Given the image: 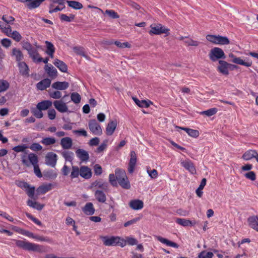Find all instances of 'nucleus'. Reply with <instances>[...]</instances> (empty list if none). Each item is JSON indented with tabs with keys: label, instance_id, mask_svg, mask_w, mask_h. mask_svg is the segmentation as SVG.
<instances>
[{
	"label": "nucleus",
	"instance_id": "nucleus-1",
	"mask_svg": "<svg viewBox=\"0 0 258 258\" xmlns=\"http://www.w3.org/2000/svg\"><path fill=\"white\" fill-rule=\"evenodd\" d=\"M21 158L23 165L27 167L32 166L35 175L39 178L42 177L43 174L39 165V157L36 154L30 153L27 156L22 155Z\"/></svg>",
	"mask_w": 258,
	"mask_h": 258
},
{
	"label": "nucleus",
	"instance_id": "nucleus-2",
	"mask_svg": "<svg viewBox=\"0 0 258 258\" xmlns=\"http://www.w3.org/2000/svg\"><path fill=\"white\" fill-rule=\"evenodd\" d=\"M16 245L25 250L42 253L45 251V247L42 245L31 243L26 240H15Z\"/></svg>",
	"mask_w": 258,
	"mask_h": 258
},
{
	"label": "nucleus",
	"instance_id": "nucleus-3",
	"mask_svg": "<svg viewBox=\"0 0 258 258\" xmlns=\"http://www.w3.org/2000/svg\"><path fill=\"white\" fill-rule=\"evenodd\" d=\"M12 229L15 232L21 233L23 235L27 236L29 237L35 239L36 240L41 241H45L48 242L49 243H53L54 241L52 238H50L47 236L44 237L43 236H40L39 235L35 234L34 233L30 232L28 230H26L24 229H22L19 227L16 226L12 225Z\"/></svg>",
	"mask_w": 258,
	"mask_h": 258
},
{
	"label": "nucleus",
	"instance_id": "nucleus-4",
	"mask_svg": "<svg viewBox=\"0 0 258 258\" xmlns=\"http://www.w3.org/2000/svg\"><path fill=\"white\" fill-rule=\"evenodd\" d=\"M115 174L118 176V183L122 188L128 189L131 188L130 181L124 169L117 168L115 170Z\"/></svg>",
	"mask_w": 258,
	"mask_h": 258
},
{
	"label": "nucleus",
	"instance_id": "nucleus-5",
	"mask_svg": "<svg viewBox=\"0 0 258 258\" xmlns=\"http://www.w3.org/2000/svg\"><path fill=\"white\" fill-rule=\"evenodd\" d=\"M99 238L102 241L104 245L106 246H120L121 237L115 235L100 236Z\"/></svg>",
	"mask_w": 258,
	"mask_h": 258
},
{
	"label": "nucleus",
	"instance_id": "nucleus-6",
	"mask_svg": "<svg viewBox=\"0 0 258 258\" xmlns=\"http://www.w3.org/2000/svg\"><path fill=\"white\" fill-rule=\"evenodd\" d=\"M150 28L149 33L151 35L165 34L166 36H168L170 34V29L161 24H153L151 25Z\"/></svg>",
	"mask_w": 258,
	"mask_h": 258
},
{
	"label": "nucleus",
	"instance_id": "nucleus-7",
	"mask_svg": "<svg viewBox=\"0 0 258 258\" xmlns=\"http://www.w3.org/2000/svg\"><path fill=\"white\" fill-rule=\"evenodd\" d=\"M208 41L216 44L225 45L229 43V40L227 37L220 35L208 34L206 36Z\"/></svg>",
	"mask_w": 258,
	"mask_h": 258
},
{
	"label": "nucleus",
	"instance_id": "nucleus-8",
	"mask_svg": "<svg viewBox=\"0 0 258 258\" xmlns=\"http://www.w3.org/2000/svg\"><path fill=\"white\" fill-rule=\"evenodd\" d=\"M210 60L212 61H216L220 59H225L226 56L224 51L219 47H214L212 48L209 54Z\"/></svg>",
	"mask_w": 258,
	"mask_h": 258
},
{
	"label": "nucleus",
	"instance_id": "nucleus-9",
	"mask_svg": "<svg viewBox=\"0 0 258 258\" xmlns=\"http://www.w3.org/2000/svg\"><path fill=\"white\" fill-rule=\"evenodd\" d=\"M130 155L131 158L127 166V171L128 173L133 174L135 170L138 159L136 152L134 151H131Z\"/></svg>",
	"mask_w": 258,
	"mask_h": 258
},
{
	"label": "nucleus",
	"instance_id": "nucleus-10",
	"mask_svg": "<svg viewBox=\"0 0 258 258\" xmlns=\"http://www.w3.org/2000/svg\"><path fill=\"white\" fill-rule=\"evenodd\" d=\"M22 3L26 4V6L29 10H33L38 8L45 0H17Z\"/></svg>",
	"mask_w": 258,
	"mask_h": 258
},
{
	"label": "nucleus",
	"instance_id": "nucleus-11",
	"mask_svg": "<svg viewBox=\"0 0 258 258\" xmlns=\"http://www.w3.org/2000/svg\"><path fill=\"white\" fill-rule=\"evenodd\" d=\"M57 160V155L52 152H48L45 156V164L52 167H54Z\"/></svg>",
	"mask_w": 258,
	"mask_h": 258
},
{
	"label": "nucleus",
	"instance_id": "nucleus-12",
	"mask_svg": "<svg viewBox=\"0 0 258 258\" xmlns=\"http://www.w3.org/2000/svg\"><path fill=\"white\" fill-rule=\"evenodd\" d=\"M229 57L232 58L233 59L232 60V61L236 64L242 65L247 67H250L252 64V61L248 58H246L245 60H243L240 57L235 56L232 53L229 54Z\"/></svg>",
	"mask_w": 258,
	"mask_h": 258
},
{
	"label": "nucleus",
	"instance_id": "nucleus-13",
	"mask_svg": "<svg viewBox=\"0 0 258 258\" xmlns=\"http://www.w3.org/2000/svg\"><path fill=\"white\" fill-rule=\"evenodd\" d=\"M129 207L133 210H140L144 207V202L140 199H133L128 203Z\"/></svg>",
	"mask_w": 258,
	"mask_h": 258
},
{
	"label": "nucleus",
	"instance_id": "nucleus-14",
	"mask_svg": "<svg viewBox=\"0 0 258 258\" xmlns=\"http://www.w3.org/2000/svg\"><path fill=\"white\" fill-rule=\"evenodd\" d=\"M209 251L203 250L198 254V258H213L214 253H217L219 252V250L213 248H209Z\"/></svg>",
	"mask_w": 258,
	"mask_h": 258
},
{
	"label": "nucleus",
	"instance_id": "nucleus-15",
	"mask_svg": "<svg viewBox=\"0 0 258 258\" xmlns=\"http://www.w3.org/2000/svg\"><path fill=\"white\" fill-rule=\"evenodd\" d=\"M54 107L60 112L64 113L68 111V107L62 99L53 102Z\"/></svg>",
	"mask_w": 258,
	"mask_h": 258
},
{
	"label": "nucleus",
	"instance_id": "nucleus-16",
	"mask_svg": "<svg viewBox=\"0 0 258 258\" xmlns=\"http://www.w3.org/2000/svg\"><path fill=\"white\" fill-rule=\"evenodd\" d=\"M53 185V184L52 183H43L42 184L40 185L36 189L38 196L40 195H44L52 189Z\"/></svg>",
	"mask_w": 258,
	"mask_h": 258
},
{
	"label": "nucleus",
	"instance_id": "nucleus-17",
	"mask_svg": "<svg viewBox=\"0 0 258 258\" xmlns=\"http://www.w3.org/2000/svg\"><path fill=\"white\" fill-rule=\"evenodd\" d=\"M219 65L217 67L218 71L224 75H228L229 74L228 68L230 64L222 60H219Z\"/></svg>",
	"mask_w": 258,
	"mask_h": 258
},
{
	"label": "nucleus",
	"instance_id": "nucleus-18",
	"mask_svg": "<svg viewBox=\"0 0 258 258\" xmlns=\"http://www.w3.org/2000/svg\"><path fill=\"white\" fill-rule=\"evenodd\" d=\"M77 157L83 162H87L89 160V154L88 151L83 149H78L76 151Z\"/></svg>",
	"mask_w": 258,
	"mask_h": 258
},
{
	"label": "nucleus",
	"instance_id": "nucleus-19",
	"mask_svg": "<svg viewBox=\"0 0 258 258\" xmlns=\"http://www.w3.org/2000/svg\"><path fill=\"white\" fill-rule=\"evenodd\" d=\"M80 176L85 179L91 178L92 176V170L87 166L82 165L80 166Z\"/></svg>",
	"mask_w": 258,
	"mask_h": 258
},
{
	"label": "nucleus",
	"instance_id": "nucleus-20",
	"mask_svg": "<svg viewBox=\"0 0 258 258\" xmlns=\"http://www.w3.org/2000/svg\"><path fill=\"white\" fill-rule=\"evenodd\" d=\"M182 166L191 174H196L197 173L196 167L194 163L190 160H185L181 162Z\"/></svg>",
	"mask_w": 258,
	"mask_h": 258
},
{
	"label": "nucleus",
	"instance_id": "nucleus-21",
	"mask_svg": "<svg viewBox=\"0 0 258 258\" xmlns=\"http://www.w3.org/2000/svg\"><path fill=\"white\" fill-rule=\"evenodd\" d=\"M18 67L19 68L20 74L22 76L28 77L29 76V67L24 61L18 62Z\"/></svg>",
	"mask_w": 258,
	"mask_h": 258
},
{
	"label": "nucleus",
	"instance_id": "nucleus-22",
	"mask_svg": "<svg viewBox=\"0 0 258 258\" xmlns=\"http://www.w3.org/2000/svg\"><path fill=\"white\" fill-rule=\"evenodd\" d=\"M38 199L31 200L28 199L27 201V204L28 206L36 209L38 211H41L45 206V204H41L37 201Z\"/></svg>",
	"mask_w": 258,
	"mask_h": 258
},
{
	"label": "nucleus",
	"instance_id": "nucleus-23",
	"mask_svg": "<svg viewBox=\"0 0 258 258\" xmlns=\"http://www.w3.org/2000/svg\"><path fill=\"white\" fill-rule=\"evenodd\" d=\"M258 156V153L255 150H248L246 151L242 156V158L245 160L248 161L252 158H255L256 160V158Z\"/></svg>",
	"mask_w": 258,
	"mask_h": 258
},
{
	"label": "nucleus",
	"instance_id": "nucleus-24",
	"mask_svg": "<svg viewBox=\"0 0 258 258\" xmlns=\"http://www.w3.org/2000/svg\"><path fill=\"white\" fill-rule=\"evenodd\" d=\"M25 191L28 196L31 199L30 200H33L38 199L37 189L35 186L30 184L26 189Z\"/></svg>",
	"mask_w": 258,
	"mask_h": 258
},
{
	"label": "nucleus",
	"instance_id": "nucleus-25",
	"mask_svg": "<svg viewBox=\"0 0 258 258\" xmlns=\"http://www.w3.org/2000/svg\"><path fill=\"white\" fill-rule=\"evenodd\" d=\"M121 239L122 241H121L120 242L121 247H123L124 246H125L126 243L130 245L133 246L137 244V243H138V241L137 240V239L132 236L126 237L125 239H124L123 237H121Z\"/></svg>",
	"mask_w": 258,
	"mask_h": 258
},
{
	"label": "nucleus",
	"instance_id": "nucleus-26",
	"mask_svg": "<svg viewBox=\"0 0 258 258\" xmlns=\"http://www.w3.org/2000/svg\"><path fill=\"white\" fill-rule=\"evenodd\" d=\"M51 84V80L48 78L43 79L36 84V88L38 90L43 91L48 88Z\"/></svg>",
	"mask_w": 258,
	"mask_h": 258
},
{
	"label": "nucleus",
	"instance_id": "nucleus-27",
	"mask_svg": "<svg viewBox=\"0 0 258 258\" xmlns=\"http://www.w3.org/2000/svg\"><path fill=\"white\" fill-rule=\"evenodd\" d=\"M247 222L248 223L249 226L258 232V216H250L247 219Z\"/></svg>",
	"mask_w": 258,
	"mask_h": 258
},
{
	"label": "nucleus",
	"instance_id": "nucleus-28",
	"mask_svg": "<svg viewBox=\"0 0 258 258\" xmlns=\"http://www.w3.org/2000/svg\"><path fill=\"white\" fill-rule=\"evenodd\" d=\"M82 211L86 215L92 216L94 214L95 210L93 204L91 202H88L82 208Z\"/></svg>",
	"mask_w": 258,
	"mask_h": 258
},
{
	"label": "nucleus",
	"instance_id": "nucleus-29",
	"mask_svg": "<svg viewBox=\"0 0 258 258\" xmlns=\"http://www.w3.org/2000/svg\"><path fill=\"white\" fill-rule=\"evenodd\" d=\"M52 88L57 90H64L69 87V83L67 82L57 81L52 84Z\"/></svg>",
	"mask_w": 258,
	"mask_h": 258
},
{
	"label": "nucleus",
	"instance_id": "nucleus-30",
	"mask_svg": "<svg viewBox=\"0 0 258 258\" xmlns=\"http://www.w3.org/2000/svg\"><path fill=\"white\" fill-rule=\"evenodd\" d=\"M44 70L47 75L52 79L55 78L57 77V70L51 64H50V66L45 64L44 67Z\"/></svg>",
	"mask_w": 258,
	"mask_h": 258
},
{
	"label": "nucleus",
	"instance_id": "nucleus-31",
	"mask_svg": "<svg viewBox=\"0 0 258 258\" xmlns=\"http://www.w3.org/2000/svg\"><path fill=\"white\" fill-rule=\"evenodd\" d=\"M60 144L63 149H70L73 146V140L70 137H64L61 139Z\"/></svg>",
	"mask_w": 258,
	"mask_h": 258
},
{
	"label": "nucleus",
	"instance_id": "nucleus-32",
	"mask_svg": "<svg viewBox=\"0 0 258 258\" xmlns=\"http://www.w3.org/2000/svg\"><path fill=\"white\" fill-rule=\"evenodd\" d=\"M0 29L6 35H10L12 31L11 25L4 21H0Z\"/></svg>",
	"mask_w": 258,
	"mask_h": 258
},
{
	"label": "nucleus",
	"instance_id": "nucleus-33",
	"mask_svg": "<svg viewBox=\"0 0 258 258\" xmlns=\"http://www.w3.org/2000/svg\"><path fill=\"white\" fill-rule=\"evenodd\" d=\"M53 64L61 72L66 73L67 72V71H68L67 65L63 61L56 58V59H54Z\"/></svg>",
	"mask_w": 258,
	"mask_h": 258
},
{
	"label": "nucleus",
	"instance_id": "nucleus-34",
	"mask_svg": "<svg viewBox=\"0 0 258 258\" xmlns=\"http://www.w3.org/2000/svg\"><path fill=\"white\" fill-rule=\"evenodd\" d=\"M95 196L97 201L99 203H104L106 200V195L102 190H96L95 192Z\"/></svg>",
	"mask_w": 258,
	"mask_h": 258
},
{
	"label": "nucleus",
	"instance_id": "nucleus-35",
	"mask_svg": "<svg viewBox=\"0 0 258 258\" xmlns=\"http://www.w3.org/2000/svg\"><path fill=\"white\" fill-rule=\"evenodd\" d=\"M52 103L51 101L46 100H43L40 102H39L37 106L41 110H46L52 106Z\"/></svg>",
	"mask_w": 258,
	"mask_h": 258
},
{
	"label": "nucleus",
	"instance_id": "nucleus-36",
	"mask_svg": "<svg viewBox=\"0 0 258 258\" xmlns=\"http://www.w3.org/2000/svg\"><path fill=\"white\" fill-rule=\"evenodd\" d=\"M134 101L136 103V104L140 107H148L150 106V104H152V102L149 100H139L138 98L136 97L133 98Z\"/></svg>",
	"mask_w": 258,
	"mask_h": 258
},
{
	"label": "nucleus",
	"instance_id": "nucleus-37",
	"mask_svg": "<svg viewBox=\"0 0 258 258\" xmlns=\"http://www.w3.org/2000/svg\"><path fill=\"white\" fill-rule=\"evenodd\" d=\"M12 55L14 56L16 58V61L18 62H21V60L23 59V54L22 51L17 48H14L12 49Z\"/></svg>",
	"mask_w": 258,
	"mask_h": 258
},
{
	"label": "nucleus",
	"instance_id": "nucleus-38",
	"mask_svg": "<svg viewBox=\"0 0 258 258\" xmlns=\"http://www.w3.org/2000/svg\"><path fill=\"white\" fill-rule=\"evenodd\" d=\"M40 142L45 146H49L54 144L56 142V140L53 137H44Z\"/></svg>",
	"mask_w": 258,
	"mask_h": 258
},
{
	"label": "nucleus",
	"instance_id": "nucleus-39",
	"mask_svg": "<svg viewBox=\"0 0 258 258\" xmlns=\"http://www.w3.org/2000/svg\"><path fill=\"white\" fill-rule=\"evenodd\" d=\"M81 174V169L80 167L79 168L77 166L73 165L72 167V171L71 172L70 177L72 179H74L78 178L79 175L80 176Z\"/></svg>",
	"mask_w": 258,
	"mask_h": 258
},
{
	"label": "nucleus",
	"instance_id": "nucleus-40",
	"mask_svg": "<svg viewBox=\"0 0 258 258\" xmlns=\"http://www.w3.org/2000/svg\"><path fill=\"white\" fill-rule=\"evenodd\" d=\"M30 110L32 114L37 118H41L43 116L42 110L37 105L36 107L31 108Z\"/></svg>",
	"mask_w": 258,
	"mask_h": 258
},
{
	"label": "nucleus",
	"instance_id": "nucleus-41",
	"mask_svg": "<svg viewBox=\"0 0 258 258\" xmlns=\"http://www.w3.org/2000/svg\"><path fill=\"white\" fill-rule=\"evenodd\" d=\"M67 3L70 7L75 10H80L82 9L83 7L81 3L77 1H67Z\"/></svg>",
	"mask_w": 258,
	"mask_h": 258
},
{
	"label": "nucleus",
	"instance_id": "nucleus-42",
	"mask_svg": "<svg viewBox=\"0 0 258 258\" xmlns=\"http://www.w3.org/2000/svg\"><path fill=\"white\" fill-rule=\"evenodd\" d=\"M25 215L28 219L31 220L36 225H37L40 227H45V226L43 224V223L38 219H37V218L34 217L31 214H30L27 212H26Z\"/></svg>",
	"mask_w": 258,
	"mask_h": 258
},
{
	"label": "nucleus",
	"instance_id": "nucleus-43",
	"mask_svg": "<svg viewBox=\"0 0 258 258\" xmlns=\"http://www.w3.org/2000/svg\"><path fill=\"white\" fill-rule=\"evenodd\" d=\"M61 155L65 159L66 161L72 162L73 160L74 153L70 151H63L61 152Z\"/></svg>",
	"mask_w": 258,
	"mask_h": 258
},
{
	"label": "nucleus",
	"instance_id": "nucleus-44",
	"mask_svg": "<svg viewBox=\"0 0 258 258\" xmlns=\"http://www.w3.org/2000/svg\"><path fill=\"white\" fill-rule=\"evenodd\" d=\"M75 17V15L72 14H70L69 15V16H67V15L63 14H61L59 15L60 20L61 22H72L74 20Z\"/></svg>",
	"mask_w": 258,
	"mask_h": 258
},
{
	"label": "nucleus",
	"instance_id": "nucleus-45",
	"mask_svg": "<svg viewBox=\"0 0 258 258\" xmlns=\"http://www.w3.org/2000/svg\"><path fill=\"white\" fill-rule=\"evenodd\" d=\"M9 87L10 84L7 80L0 79V93L7 91Z\"/></svg>",
	"mask_w": 258,
	"mask_h": 258
},
{
	"label": "nucleus",
	"instance_id": "nucleus-46",
	"mask_svg": "<svg viewBox=\"0 0 258 258\" xmlns=\"http://www.w3.org/2000/svg\"><path fill=\"white\" fill-rule=\"evenodd\" d=\"M65 8V6H60L54 8V5L53 4H50L49 6V13L52 14L53 13L57 12L58 11H61Z\"/></svg>",
	"mask_w": 258,
	"mask_h": 258
},
{
	"label": "nucleus",
	"instance_id": "nucleus-47",
	"mask_svg": "<svg viewBox=\"0 0 258 258\" xmlns=\"http://www.w3.org/2000/svg\"><path fill=\"white\" fill-rule=\"evenodd\" d=\"M117 177L118 176H116L113 174H110L109 175V182L113 187H117Z\"/></svg>",
	"mask_w": 258,
	"mask_h": 258
},
{
	"label": "nucleus",
	"instance_id": "nucleus-48",
	"mask_svg": "<svg viewBox=\"0 0 258 258\" xmlns=\"http://www.w3.org/2000/svg\"><path fill=\"white\" fill-rule=\"evenodd\" d=\"M107 142L108 140L106 139L104 140L103 142L100 145H99L98 146V147L95 150V152L99 153L103 152L107 148Z\"/></svg>",
	"mask_w": 258,
	"mask_h": 258
},
{
	"label": "nucleus",
	"instance_id": "nucleus-49",
	"mask_svg": "<svg viewBox=\"0 0 258 258\" xmlns=\"http://www.w3.org/2000/svg\"><path fill=\"white\" fill-rule=\"evenodd\" d=\"M43 175L45 178L54 179L56 177L57 174L56 172H53L52 170H49L48 171L44 170Z\"/></svg>",
	"mask_w": 258,
	"mask_h": 258
},
{
	"label": "nucleus",
	"instance_id": "nucleus-50",
	"mask_svg": "<svg viewBox=\"0 0 258 258\" xmlns=\"http://www.w3.org/2000/svg\"><path fill=\"white\" fill-rule=\"evenodd\" d=\"M49 96L53 99H57L61 97L62 93L59 90L48 91Z\"/></svg>",
	"mask_w": 258,
	"mask_h": 258
},
{
	"label": "nucleus",
	"instance_id": "nucleus-51",
	"mask_svg": "<svg viewBox=\"0 0 258 258\" xmlns=\"http://www.w3.org/2000/svg\"><path fill=\"white\" fill-rule=\"evenodd\" d=\"M102 179L98 181V188L101 189L103 191L107 192L108 191V183L107 182H101Z\"/></svg>",
	"mask_w": 258,
	"mask_h": 258
},
{
	"label": "nucleus",
	"instance_id": "nucleus-52",
	"mask_svg": "<svg viewBox=\"0 0 258 258\" xmlns=\"http://www.w3.org/2000/svg\"><path fill=\"white\" fill-rule=\"evenodd\" d=\"M7 36L12 37L17 42H19L22 39V36L21 34L19 32L17 31H14L13 32H12V31L11 32V34Z\"/></svg>",
	"mask_w": 258,
	"mask_h": 258
},
{
	"label": "nucleus",
	"instance_id": "nucleus-53",
	"mask_svg": "<svg viewBox=\"0 0 258 258\" xmlns=\"http://www.w3.org/2000/svg\"><path fill=\"white\" fill-rule=\"evenodd\" d=\"M71 100L75 104L79 103L81 99L80 95L77 92L71 93Z\"/></svg>",
	"mask_w": 258,
	"mask_h": 258
},
{
	"label": "nucleus",
	"instance_id": "nucleus-54",
	"mask_svg": "<svg viewBox=\"0 0 258 258\" xmlns=\"http://www.w3.org/2000/svg\"><path fill=\"white\" fill-rule=\"evenodd\" d=\"M217 111L218 110L216 108H212L207 110L202 111L201 114L210 117L215 114Z\"/></svg>",
	"mask_w": 258,
	"mask_h": 258
},
{
	"label": "nucleus",
	"instance_id": "nucleus-55",
	"mask_svg": "<svg viewBox=\"0 0 258 258\" xmlns=\"http://www.w3.org/2000/svg\"><path fill=\"white\" fill-rule=\"evenodd\" d=\"M16 184L18 187H21V188L24 189L25 191L29 187V186L30 185L28 182L25 181L24 180H16Z\"/></svg>",
	"mask_w": 258,
	"mask_h": 258
},
{
	"label": "nucleus",
	"instance_id": "nucleus-56",
	"mask_svg": "<svg viewBox=\"0 0 258 258\" xmlns=\"http://www.w3.org/2000/svg\"><path fill=\"white\" fill-rule=\"evenodd\" d=\"M143 217V215L141 214L139 217H136L131 220L127 221L124 223L123 226L125 227H127L129 226L130 225L136 223L137 222L140 220Z\"/></svg>",
	"mask_w": 258,
	"mask_h": 258
},
{
	"label": "nucleus",
	"instance_id": "nucleus-57",
	"mask_svg": "<svg viewBox=\"0 0 258 258\" xmlns=\"http://www.w3.org/2000/svg\"><path fill=\"white\" fill-rule=\"evenodd\" d=\"M89 129H101V126L95 119L90 120L88 123Z\"/></svg>",
	"mask_w": 258,
	"mask_h": 258
},
{
	"label": "nucleus",
	"instance_id": "nucleus-58",
	"mask_svg": "<svg viewBox=\"0 0 258 258\" xmlns=\"http://www.w3.org/2000/svg\"><path fill=\"white\" fill-rule=\"evenodd\" d=\"M105 14H107L110 18L112 19H118L119 18V15L112 10H106Z\"/></svg>",
	"mask_w": 258,
	"mask_h": 258
},
{
	"label": "nucleus",
	"instance_id": "nucleus-59",
	"mask_svg": "<svg viewBox=\"0 0 258 258\" xmlns=\"http://www.w3.org/2000/svg\"><path fill=\"white\" fill-rule=\"evenodd\" d=\"M244 177L251 181H254L256 179V174L253 171H248L244 174Z\"/></svg>",
	"mask_w": 258,
	"mask_h": 258
},
{
	"label": "nucleus",
	"instance_id": "nucleus-60",
	"mask_svg": "<svg viewBox=\"0 0 258 258\" xmlns=\"http://www.w3.org/2000/svg\"><path fill=\"white\" fill-rule=\"evenodd\" d=\"M74 50L76 54L83 56L86 58H88V56L85 54L84 48L82 47H75L74 48Z\"/></svg>",
	"mask_w": 258,
	"mask_h": 258
},
{
	"label": "nucleus",
	"instance_id": "nucleus-61",
	"mask_svg": "<svg viewBox=\"0 0 258 258\" xmlns=\"http://www.w3.org/2000/svg\"><path fill=\"white\" fill-rule=\"evenodd\" d=\"M45 43L46 47V53L50 52H55V48L54 45L51 42L45 41Z\"/></svg>",
	"mask_w": 258,
	"mask_h": 258
},
{
	"label": "nucleus",
	"instance_id": "nucleus-62",
	"mask_svg": "<svg viewBox=\"0 0 258 258\" xmlns=\"http://www.w3.org/2000/svg\"><path fill=\"white\" fill-rule=\"evenodd\" d=\"M2 19L3 21L7 23V24H10L11 25H13L15 21V18L13 17L6 15H4Z\"/></svg>",
	"mask_w": 258,
	"mask_h": 258
},
{
	"label": "nucleus",
	"instance_id": "nucleus-63",
	"mask_svg": "<svg viewBox=\"0 0 258 258\" xmlns=\"http://www.w3.org/2000/svg\"><path fill=\"white\" fill-rule=\"evenodd\" d=\"M93 169L94 175L96 176H99L102 173V168L101 166L98 164H96L94 166Z\"/></svg>",
	"mask_w": 258,
	"mask_h": 258
},
{
	"label": "nucleus",
	"instance_id": "nucleus-64",
	"mask_svg": "<svg viewBox=\"0 0 258 258\" xmlns=\"http://www.w3.org/2000/svg\"><path fill=\"white\" fill-rule=\"evenodd\" d=\"M30 149L36 152L41 151L42 150V146L38 143H33L30 145Z\"/></svg>",
	"mask_w": 258,
	"mask_h": 258
}]
</instances>
